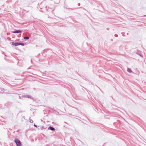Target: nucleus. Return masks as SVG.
<instances>
[{"instance_id": "nucleus-1", "label": "nucleus", "mask_w": 146, "mask_h": 146, "mask_svg": "<svg viewBox=\"0 0 146 146\" xmlns=\"http://www.w3.org/2000/svg\"><path fill=\"white\" fill-rule=\"evenodd\" d=\"M14 141L17 146H21V144L19 140L17 139H16Z\"/></svg>"}, {"instance_id": "nucleus-2", "label": "nucleus", "mask_w": 146, "mask_h": 146, "mask_svg": "<svg viewBox=\"0 0 146 146\" xmlns=\"http://www.w3.org/2000/svg\"><path fill=\"white\" fill-rule=\"evenodd\" d=\"M136 53L139 55L141 57H143V55L141 54V51L139 50L137 51Z\"/></svg>"}, {"instance_id": "nucleus-3", "label": "nucleus", "mask_w": 146, "mask_h": 146, "mask_svg": "<svg viewBox=\"0 0 146 146\" xmlns=\"http://www.w3.org/2000/svg\"><path fill=\"white\" fill-rule=\"evenodd\" d=\"M12 44L15 46L19 45V42H12Z\"/></svg>"}, {"instance_id": "nucleus-4", "label": "nucleus", "mask_w": 146, "mask_h": 146, "mask_svg": "<svg viewBox=\"0 0 146 146\" xmlns=\"http://www.w3.org/2000/svg\"><path fill=\"white\" fill-rule=\"evenodd\" d=\"M23 97H26L27 98L31 99V96L29 95H24V96H23Z\"/></svg>"}, {"instance_id": "nucleus-5", "label": "nucleus", "mask_w": 146, "mask_h": 146, "mask_svg": "<svg viewBox=\"0 0 146 146\" xmlns=\"http://www.w3.org/2000/svg\"><path fill=\"white\" fill-rule=\"evenodd\" d=\"M48 129H50L52 131H54L55 130V129L53 127L50 126L48 128Z\"/></svg>"}, {"instance_id": "nucleus-6", "label": "nucleus", "mask_w": 146, "mask_h": 146, "mask_svg": "<svg viewBox=\"0 0 146 146\" xmlns=\"http://www.w3.org/2000/svg\"><path fill=\"white\" fill-rule=\"evenodd\" d=\"M13 33H21V31L20 30H16V31L12 32Z\"/></svg>"}, {"instance_id": "nucleus-7", "label": "nucleus", "mask_w": 146, "mask_h": 146, "mask_svg": "<svg viewBox=\"0 0 146 146\" xmlns=\"http://www.w3.org/2000/svg\"><path fill=\"white\" fill-rule=\"evenodd\" d=\"M127 71L129 73H131L132 72L131 70V69H130L128 68H127Z\"/></svg>"}, {"instance_id": "nucleus-8", "label": "nucleus", "mask_w": 146, "mask_h": 146, "mask_svg": "<svg viewBox=\"0 0 146 146\" xmlns=\"http://www.w3.org/2000/svg\"><path fill=\"white\" fill-rule=\"evenodd\" d=\"M29 37H28V36H25L24 37V38L25 39H29Z\"/></svg>"}, {"instance_id": "nucleus-9", "label": "nucleus", "mask_w": 146, "mask_h": 146, "mask_svg": "<svg viewBox=\"0 0 146 146\" xmlns=\"http://www.w3.org/2000/svg\"><path fill=\"white\" fill-rule=\"evenodd\" d=\"M25 45V44L23 43H19V45H21L22 46H24Z\"/></svg>"}, {"instance_id": "nucleus-10", "label": "nucleus", "mask_w": 146, "mask_h": 146, "mask_svg": "<svg viewBox=\"0 0 146 146\" xmlns=\"http://www.w3.org/2000/svg\"><path fill=\"white\" fill-rule=\"evenodd\" d=\"M29 120L30 121V122L31 123H33V121L32 119H30V118H29Z\"/></svg>"}, {"instance_id": "nucleus-11", "label": "nucleus", "mask_w": 146, "mask_h": 146, "mask_svg": "<svg viewBox=\"0 0 146 146\" xmlns=\"http://www.w3.org/2000/svg\"><path fill=\"white\" fill-rule=\"evenodd\" d=\"M34 126H35V127H36V125L34 124Z\"/></svg>"}]
</instances>
